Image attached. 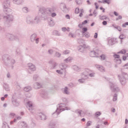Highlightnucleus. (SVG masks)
I'll return each mask as SVG.
<instances>
[{"mask_svg": "<svg viewBox=\"0 0 128 128\" xmlns=\"http://www.w3.org/2000/svg\"><path fill=\"white\" fill-rule=\"evenodd\" d=\"M89 56L91 58H98V53L96 52L94 50H92L90 52Z\"/></svg>", "mask_w": 128, "mask_h": 128, "instance_id": "6ab92c4d", "label": "nucleus"}, {"mask_svg": "<svg viewBox=\"0 0 128 128\" xmlns=\"http://www.w3.org/2000/svg\"><path fill=\"white\" fill-rule=\"evenodd\" d=\"M22 52H20V48H17L16 50V56H20Z\"/></svg>", "mask_w": 128, "mask_h": 128, "instance_id": "4c0bfd02", "label": "nucleus"}, {"mask_svg": "<svg viewBox=\"0 0 128 128\" xmlns=\"http://www.w3.org/2000/svg\"><path fill=\"white\" fill-rule=\"evenodd\" d=\"M26 108L28 110H29V112L32 114H34V105L32 104V101H28L26 102Z\"/></svg>", "mask_w": 128, "mask_h": 128, "instance_id": "6e6552de", "label": "nucleus"}, {"mask_svg": "<svg viewBox=\"0 0 128 128\" xmlns=\"http://www.w3.org/2000/svg\"><path fill=\"white\" fill-rule=\"evenodd\" d=\"M50 16H51L52 18H55V16H56V13L54 12H52L50 14Z\"/></svg>", "mask_w": 128, "mask_h": 128, "instance_id": "4d7b16f0", "label": "nucleus"}, {"mask_svg": "<svg viewBox=\"0 0 128 128\" xmlns=\"http://www.w3.org/2000/svg\"><path fill=\"white\" fill-rule=\"evenodd\" d=\"M28 67L29 68L28 69V72L29 74H32V72H30V70H32V72H34V70H36V66L32 64L29 63L28 64Z\"/></svg>", "mask_w": 128, "mask_h": 128, "instance_id": "f3484780", "label": "nucleus"}, {"mask_svg": "<svg viewBox=\"0 0 128 128\" xmlns=\"http://www.w3.org/2000/svg\"><path fill=\"white\" fill-rule=\"evenodd\" d=\"M6 36L9 39V40H18V36L10 34H7Z\"/></svg>", "mask_w": 128, "mask_h": 128, "instance_id": "f8f14e48", "label": "nucleus"}, {"mask_svg": "<svg viewBox=\"0 0 128 128\" xmlns=\"http://www.w3.org/2000/svg\"><path fill=\"white\" fill-rule=\"evenodd\" d=\"M38 76L34 74L33 76L34 80H38Z\"/></svg>", "mask_w": 128, "mask_h": 128, "instance_id": "6e6d98bb", "label": "nucleus"}, {"mask_svg": "<svg viewBox=\"0 0 128 128\" xmlns=\"http://www.w3.org/2000/svg\"><path fill=\"white\" fill-rule=\"evenodd\" d=\"M102 3L110 4V0H102Z\"/></svg>", "mask_w": 128, "mask_h": 128, "instance_id": "de8ad7c7", "label": "nucleus"}, {"mask_svg": "<svg viewBox=\"0 0 128 128\" xmlns=\"http://www.w3.org/2000/svg\"><path fill=\"white\" fill-rule=\"evenodd\" d=\"M114 58H120V55L117 54H114L113 56Z\"/></svg>", "mask_w": 128, "mask_h": 128, "instance_id": "680f3d73", "label": "nucleus"}, {"mask_svg": "<svg viewBox=\"0 0 128 128\" xmlns=\"http://www.w3.org/2000/svg\"><path fill=\"white\" fill-rule=\"evenodd\" d=\"M70 52V50H65L63 51V54H68Z\"/></svg>", "mask_w": 128, "mask_h": 128, "instance_id": "09e8293b", "label": "nucleus"}, {"mask_svg": "<svg viewBox=\"0 0 128 128\" xmlns=\"http://www.w3.org/2000/svg\"><path fill=\"white\" fill-rule=\"evenodd\" d=\"M47 10L50 16V14H52V12H55L56 10V8H47Z\"/></svg>", "mask_w": 128, "mask_h": 128, "instance_id": "cd10ccee", "label": "nucleus"}, {"mask_svg": "<svg viewBox=\"0 0 128 128\" xmlns=\"http://www.w3.org/2000/svg\"><path fill=\"white\" fill-rule=\"evenodd\" d=\"M52 34L54 36H61L60 33V32L55 30L54 31H53L52 32Z\"/></svg>", "mask_w": 128, "mask_h": 128, "instance_id": "bb28decb", "label": "nucleus"}, {"mask_svg": "<svg viewBox=\"0 0 128 128\" xmlns=\"http://www.w3.org/2000/svg\"><path fill=\"white\" fill-rule=\"evenodd\" d=\"M49 26H54V22L52 20V18L50 19V22H48Z\"/></svg>", "mask_w": 128, "mask_h": 128, "instance_id": "473e14b6", "label": "nucleus"}, {"mask_svg": "<svg viewBox=\"0 0 128 128\" xmlns=\"http://www.w3.org/2000/svg\"><path fill=\"white\" fill-rule=\"evenodd\" d=\"M78 50L81 52H84V47H82V46H80Z\"/></svg>", "mask_w": 128, "mask_h": 128, "instance_id": "5fc2aeb1", "label": "nucleus"}, {"mask_svg": "<svg viewBox=\"0 0 128 128\" xmlns=\"http://www.w3.org/2000/svg\"><path fill=\"white\" fill-rule=\"evenodd\" d=\"M116 100H118V94H114V95L113 96L112 101L116 102Z\"/></svg>", "mask_w": 128, "mask_h": 128, "instance_id": "c9c22d12", "label": "nucleus"}, {"mask_svg": "<svg viewBox=\"0 0 128 128\" xmlns=\"http://www.w3.org/2000/svg\"><path fill=\"white\" fill-rule=\"evenodd\" d=\"M2 58L6 66L11 68V70H14V64H16V60L12 58L10 55L8 54L3 55Z\"/></svg>", "mask_w": 128, "mask_h": 128, "instance_id": "f03ea898", "label": "nucleus"}, {"mask_svg": "<svg viewBox=\"0 0 128 128\" xmlns=\"http://www.w3.org/2000/svg\"><path fill=\"white\" fill-rule=\"evenodd\" d=\"M24 90V92H30V90H32V87H30V86H26Z\"/></svg>", "mask_w": 128, "mask_h": 128, "instance_id": "2f4dec72", "label": "nucleus"}, {"mask_svg": "<svg viewBox=\"0 0 128 128\" xmlns=\"http://www.w3.org/2000/svg\"><path fill=\"white\" fill-rule=\"evenodd\" d=\"M88 28L86 27H84L82 28V34L85 32H88Z\"/></svg>", "mask_w": 128, "mask_h": 128, "instance_id": "49530a36", "label": "nucleus"}, {"mask_svg": "<svg viewBox=\"0 0 128 128\" xmlns=\"http://www.w3.org/2000/svg\"><path fill=\"white\" fill-rule=\"evenodd\" d=\"M4 88L5 90H6V92H10V86L8 84H4Z\"/></svg>", "mask_w": 128, "mask_h": 128, "instance_id": "a878e982", "label": "nucleus"}, {"mask_svg": "<svg viewBox=\"0 0 128 128\" xmlns=\"http://www.w3.org/2000/svg\"><path fill=\"white\" fill-rule=\"evenodd\" d=\"M42 86V84L40 82H36L34 84V87L35 90H38V88H40Z\"/></svg>", "mask_w": 128, "mask_h": 128, "instance_id": "4be33fe9", "label": "nucleus"}, {"mask_svg": "<svg viewBox=\"0 0 128 128\" xmlns=\"http://www.w3.org/2000/svg\"><path fill=\"white\" fill-rule=\"evenodd\" d=\"M2 6L3 12L5 13L10 14L12 12V10L10 8V0H4L2 2Z\"/></svg>", "mask_w": 128, "mask_h": 128, "instance_id": "20e7f679", "label": "nucleus"}, {"mask_svg": "<svg viewBox=\"0 0 128 128\" xmlns=\"http://www.w3.org/2000/svg\"><path fill=\"white\" fill-rule=\"evenodd\" d=\"M73 69L74 70H75L76 72H78V70H80V67H78L77 66H73Z\"/></svg>", "mask_w": 128, "mask_h": 128, "instance_id": "a18cd8bd", "label": "nucleus"}, {"mask_svg": "<svg viewBox=\"0 0 128 128\" xmlns=\"http://www.w3.org/2000/svg\"><path fill=\"white\" fill-rule=\"evenodd\" d=\"M49 64H50V68L51 70H54L56 68V66H58V64L54 62L52 60H50L48 62Z\"/></svg>", "mask_w": 128, "mask_h": 128, "instance_id": "2eb2a0df", "label": "nucleus"}, {"mask_svg": "<svg viewBox=\"0 0 128 128\" xmlns=\"http://www.w3.org/2000/svg\"><path fill=\"white\" fill-rule=\"evenodd\" d=\"M116 44H118V41L116 40V38H112L108 40V46H114Z\"/></svg>", "mask_w": 128, "mask_h": 128, "instance_id": "9b49d317", "label": "nucleus"}, {"mask_svg": "<svg viewBox=\"0 0 128 128\" xmlns=\"http://www.w3.org/2000/svg\"><path fill=\"white\" fill-rule=\"evenodd\" d=\"M63 94H70V92L68 91V86H65L64 91H63Z\"/></svg>", "mask_w": 128, "mask_h": 128, "instance_id": "393cba45", "label": "nucleus"}, {"mask_svg": "<svg viewBox=\"0 0 128 128\" xmlns=\"http://www.w3.org/2000/svg\"><path fill=\"white\" fill-rule=\"evenodd\" d=\"M78 42L80 44H84V40L82 38H78Z\"/></svg>", "mask_w": 128, "mask_h": 128, "instance_id": "f704fd0d", "label": "nucleus"}, {"mask_svg": "<svg viewBox=\"0 0 128 128\" xmlns=\"http://www.w3.org/2000/svg\"><path fill=\"white\" fill-rule=\"evenodd\" d=\"M22 12L24 14H28V12H30V10H28V7H24L22 8Z\"/></svg>", "mask_w": 128, "mask_h": 128, "instance_id": "c756f323", "label": "nucleus"}, {"mask_svg": "<svg viewBox=\"0 0 128 128\" xmlns=\"http://www.w3.org/2000/svg\"><path fill=\"white\" fill-rule=\"evenodd\" d=\"M62 32H66V30H68V29H66V27H63L62 28Z\"/></svg>", "mask_w": 128, "mask_h": 128, "instance_id": "774afa93", "label": "nucleus"}, {"mask_svg": "<svg viewBox=\"0 0 128 128\" xmlns=\"http://www.w3.org/2000/svg\"><path fill=\"white\" fill-rule=\"evenodd\" d=\"M126 53V49H123L117 52V54H124Z\"/></svg>", "mask_w": 128, "mask_h": 128, "instance_id": "72a5a7b5", "label": "nucleus"}, {"mask_svg": "<svg viewBox=\"0 0 128 128\" xmlns=\"http://www.w3.org/2000/svg\"><path fill=\"white\" fill-rule=\"evenodd\" d=\"M13 4H16V6H20L24 2V0H12Z\"/></svg>", "mask_w": 128, "mask_h": 128, "instance_id": "aec40b11", "label": "nucleus"}, {"mask_svg": "<svg viewBox=\"0 0 128 128\" xmlns=\"http://www.w3.org/2000/svg\"><path fill=\"white\" fill-rule=\"evenodd\" d=\"M106 55L102 54L100 56V60H106Z\"/></svg>", "mask_w": 128, "mask_h": 128, "instance_id": "a19ab883", "label": "nucleus"}, {"mask_svg": "<svg viewBox=\"0 0 128 128\" xmlns=\"http://www.w3.org/2000/svg\"><path fill=\"white\" fill-rule=\"evenodd\" d=\"M114 28H116V30H118V32H122V28H120V26H115Z\"/></svg>", "mask_w": 128, "mask_h": 128, "instance_id": "052dcab7", "label": "nucleus"}, {"mask_svg": "<svg viewBox=\"0 0 128 128\" xmlns=\"http://www.w3.org/2000/svg\"><path fill=\"white\" fill-rule=\"evenodd\" d=\"M82 110H76L75 111L76 114H78V116H82Z\"/></svg>", "mask_w": 128, "mask_h": 128, "instance_id": "e433bc0d", "label": "nucleus"}, {"mask_svg": "<svg viewBox=\"0 0 128 128\" xmlns=\"http://www.w3.org/2000/svg\"><path fill=\"white\" fill-rule=\"evenodd\" d=\"M48 54H54V50H48Z\"/></svg>", "mask_w": 128, "mask_h": 128, "instance_id": "e2e57ef3", "label": "nucleus"}, {"mask_svg": "<svg viewBox=\"0 0 128 128\" xmlns=\"http://www.w3.org/2000/svg\"><path fill=\"white\" fill-rule=\"evenodd\" d=\"M5 14L6 15L4 16V19L5 20L4 26L6 28H10L12 26V22H14V15L8 12H6Z\"/></svg>", "mask_w": 128, "mask_h": 128, "instance_id": "7ed1b4c3", "label": "nucleus"}, {"mask_svg": "<svg viewBox=\"0 0 128 128\" xmlns=\"http://www.w3.org/2000/svg\"><path fill=\"white\" fill-rule=\"evenodd\" d=\"M92 121H88L86 123V126H92Z\"/></svg>", "mask_w": 128, "mask_h": 128, "instance_id": "bf43d9fd", "label": "nucleus"}, {"mask_svg": "<svg viewBox=\"0 0 128 128\" xmlns=\"http://www.w3.org/2000/svg\"><path fill=\"white\" fill-rule=\"evenodd\" d=\"M56 122H50L49 124V128H56Z\"/></svg>", "mask_w": 128, "mask_h": 128, "instance_id": "7c9ffc66", "label": "nucleus"}, {"mask_svg": "<svg viewBox=\"0 0 128 128\" xmlns=\"http://www.w3.org/2000/svg\"><path fill=\"white\" fill-rule=\"evenodd\" d=\"M102 114V113L100 112H96L95 113V116L98 118V116H100Z\"/></svg>", "mask_w": 128, "mask_h": 128, "instance_id": "13d9d810", "label": "nucleus"}, {"mask_svg": "<svg viewBox=\"0 0 128 128\" xmlns=\"http://www.w3.org/2000/svg\"><path fill=\"white\" fill-rule=\"evenodd\" d=\"M96 68H98V70L100 72H104V66L100 65H96Z\"/></svg>", "mask_w": 128, "mask_h": 128, "instance_id": "5701e85b", "label": "nucleus"}, {"mask_svg": "<svg viewBox=\"0 0 128 128\" xmlns=\"http://www.w3.org/2000/svg\"><path fill=\"white\" fill-rule=\"evenodd\" d=\"M62 11L64 12H68V8H66V5L64 6Z\"/></svg>", "mask_w": 128, "mask_h": 128, "instance_id": "864d4df0", "label": "nucleus"}, {"mask_svg": "<svg viewBox=\"0 0 128 128\" xmlns=\"http://www.w3.org/2000/svg\"><path fill=\"white\" fill-rule=\"evenodd\" d=\"M84 72H86V74H87V76H90V78H94V73H92V71L88 69H86Z\"/></svg>", "mask_w": 128, "mask_h": 128, "instance_id": "a211bd4d", "label": "nucleus"}, {"mask_svg": "<svg viewBox=\"0 0 128 128\" xmlns=\"http://www.w3.org/2000/svg\"><path fill=\"white\" fill-rule=\"evenodd\" d=\"M82 34V36H85V38H90V33H88V32H86L85 33H84Z\"/></svg>", "mask_w": 128, "mask_h": 128, "instance_id": "ea45409f", "label": "nucleus"}, {"mask_svg": "<svg viewBox=\"0 0 128 128\" xmlns=\"http://www.w3.org/2000/svg\"><path fill=\"white\" fill-rule=\"evenodd\" d=\"M20 128H28V124L26 122H23L20 123Z\"/></svg>", "mask_w": 128, "mask_h": 128, "instance_id": "b1692460", "label": "nucleus"}, {"mask_svg": "<svg viewBox=\"0 0 128 128\" xmlns=\"http://www.w3.org/2000/svg\"><path fill=\"white\" fill-rule=\"evenodd\" d=\"M40 22V16H36L33 18V26H36V24H38Z\"/></svg>", "mask_w": 128, "mask_h": 128, "instance_id": "dca6fc26", "label": "nucleus"}, {"mask_svg": "<svg viewBox=\"0 0 128 128\" xmlns=\"http://www.w3.org/2000/svg\"><path fill=\"white\" fill-rule=\"evenodd\" d=\"M122 74L118 75V80L122 86H126V81L128 80V74L122 72V69H121Z\"/></svg>", "mask_w": 128, "mask_h": 128, "instance_id": "39448f33", "label": "nucleus"}, {"mask_svg": "<svg viewBox=\"0 0 128 128\" xmlns=\"http://www.w3.org/2000/svg\"><path fill=\"white\" fill-rule=\"evenodd\" d=\"M100 16V19L102 20H106V18H108V16Z\"/></svg>", "mask_w": 128, "mask_h": 128, "instance_id": "37998d69", "label": "nucleus"}, {"mask_svg": "<svg viewBox=\"0 0 128 128\" xmlns=\"http://www.w3.org/2000/svg\"><path fill=\"white\" fill-rule=\"evenodd\" d=\"M108 80H109V86L110 90H112L113 92H118L120 89L116 84L112 82V80L110 78H108Z\"/></svg>", "mask_w": 128, "mask_h": 128, "instance_id": "0eeeda50", "label": "nucleus"}, {"mask_svg": "<svg viewBox=\"0 0 128 128\" xmlns=\"http://www.w3.org/2000/svg\"><path fill=\"white\" fill-rule=\"evenodd\" d=\"M72 59L70 57H69L66 59H65L64 60V62H66V64H68V62H70V60H72Z\"/></svg>", "mask_w": 128, "mask_h": 128, "instance_id": "8fccbe9b", "label": "nucleus"}, {"mask_svg": "<svg viewBox=\"0 0 128 128\" xmlns=\"http://www.w3.org/2000/svg\"><path fill=\"white\" fill-rule=\"evenodd\" d=\"M123 68H124L125 70H128V62L123 66Z\"/></svg>", "mask_w": 128, "mask_h": 128, "instance_id": "0e129e2a", "label": "nucleus"}, {"mask_svg": "<svg viewBox=\"0 0 128 128\" xmlns=\"http://www.w3.org/2000/svg\"><path fill=\"white\" fill-rule=\"evenodd\" d=\"M37 35L36 34H33L30 36V40L32 42H36V44H38L40 38H36Z\"/></svg>", "mask_w": 128, "mask_h": 128, "instance_id": "9d476101", "label": "nucleus"}, {"mask_svg": "<svg viewBox=\"0 0 128 128\" xmlns=\"http://www.w3.org/2000/svg\"><path fill=\"white\" fill-rule=\"evenodd\" d=\"M60 70H66V68H67V66L66 64H61L60 65Z\"/></svg>", "mask_w": 128, "mask_h": 128, "instance_id": "c85d7f7f", "label": "nucleus"}, {"mask_svg": "<svg viewBox=\"0 0 128 128\" xmlns=\"http://www.w3.org/2000/svg\"><path fill=\"white\" fill-rule=\"evenodd\" d=\"M41 94H42V98H46V96H48V93L46 92H42Z\"/></svg>", "mask_w": 128, "mask_h": 128, "instance_id": "3c124183", "label": "nucleus"}, {"mask_svg": "<svg viewBox=\"0 0 128 128\" xmlns=\"http://www.w3.org/2000/svg\"><path fill=\"white\" fill-rule=\"evenodd\" d=\"M116 64H122V60L120 59H116Z\"/></svg>", "mask_w": 128, "mask_h": 128, "instance_id": "603ef678", "label": "nucleus"}, {"mask_svg": "<svg viewBox=\"0 0 128 128\" xmlns=\"http://www.w3.org/2000/svg\"><path fill=\"white\" fill-rule=\"evenodd\" d=\"M38 116L39 117V118L41 120H46V114H42V113H38Z\"/></svg>", "mask_w": 128, "mask_h": 128, "instance_id": "412c9836", "label": "nucleus"}, {"mask_svg": "<svg viewBox=\"0 0 128 128\" xmlns=\"http://www.w3.org/2000/svg\"><path fill=\"white\" fill-rule=\"evenodd\" d=\"M62 54L59 52H55V56H56V58H60Z\"/></svg>", "mask_w": 128, "mask_h": 128, "instance_id": "79ce46f5", "label": "nucleus"}, {"mask_svg": "<svg viewBox=\"0 0 128 128\" xmlns=\"http://www.w3.org/2000/svg\"><path fill=\"white\" fill-rule=\"evenodd\" d=\"M16 116V114L11 112L9 114V118H14Z\"/></svg>", "mask_w": 128, "mask_h": 128, "instance_id": "58836bf2", "label": "nucleus"}, {"mask_svg": "<svg viewBox=\"0 0 128 128\" xmlns=\"http://www.w3.org/2000/svg\"><path fill=\"white\" fill-rule=\"evenodd\" d=\"M82 78L79 79L78 81L80 84H84L86 80H88V74H86V72H82Z\"/></svg>", "mask_w": 128, "mask_h": 128, "instance_id": "1a4fd4ad", "label": "nucleus"}, {"mask_svg": "<svg viewBox=\"0 0 128 128\" xmlns=\"http://www.w3.org/2000/svg\"><path fill=\"white\" fill-rule=\"evenodd\" d=\"M62 100L64 104L61 103L60 104H58V107H57L56 112L52 114V116H55V118H58V114H60L61 112H64V110H70V108H68V107H66V104H68V99H66V98H62Z\"/></svg>", "mask_w": 128, "mask_h": 128, "instance_id": "f257e3e1", "label": "nucleus"}, {"mask_svg": "<svg viewBox=\"0 0 128 128\" xmlns=\"http://www.w3.org/2000/svg\"><path fill=\"white\" fill-rule=\"evenodd\" d=\"M26 22L28 24H30V26H33L34 24V18L32 17L28 16L26 18Z\"/></svg>", "mask_w": 128, "mask_h": 128, "instance_id": "4468645a", "label": "nucleus"}, {"mask_svg": "<svg viewBox=\"0 0 128 128\" xmlns=\"http://www.w3.org/2000/svg\"><path fill=\"white\" fill-rule=\"evenodd\" d=\"M12 104L14 108H18V106H20V102L14 98H12Z\"/></svg>", "mask_w": 128, "mask_h": 128, "instance_id": "ddd939ff", "label": "nucleus"}, {"mask_svg": "<svg viewBox=\"0 0 128 128\" xmlns=\"http://www.w3.org/2000/svg\"><path fill=\"white\" fill-rule=\"evenodd\" d=\"M39 14L42 18L44 20H46L48 16H50V14L48 10V8H44V7H42L39 10Z\"/></svg>", "mask_w": 128, "mask_h": 128, "instance_id": "423d86ee", "label": "nucleus"}, {"mask_svg": "<svg viewBox=\"0 0 128 128\" xmlns=\"http://www.w3.org/2000/svg\"><path fill=\"white\" fill-rule=\"evenodd\" d=\"M80 12V8H77L75 10V14H79Z\"/></svg>", "mask_w": 128, "mask_h": 128, "instance_id": "69168bd1", "label": "nucleus"}, {"mask_svg": "<svg viewBox=\"0 0 128 128\" xmlns=\"http://www.w3.org/2000/svg\"><path fill=\"white\" fill-rule=\"evenodd\" d=\"M126 38V35L124 34H121L120 36H119V38H120V40H124V38Z\"/></svg>", "mask_w": 128, "mask_h": 128, "instance_id": "c03bdc74", "label": "nucleus"}, {"mask_svg": "<svg viewBox=\"0 0 128 128\" xmlns=\"http://www.w3.org/2000/svg\"><path fill=\"white\" fill-rule=\"evenodd\" d=\"M126 26H128V22H126L124 24H122V28H126Z\"/></svg>", "mask_w": 128, "mask_h": 128, "instance_id": "338daca9", "label": "nucleus"}]
</instances>
